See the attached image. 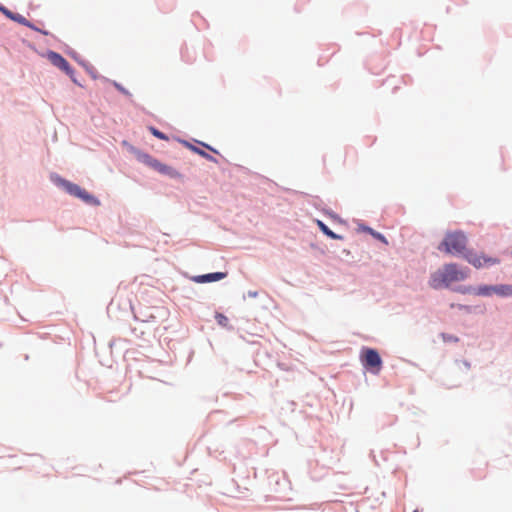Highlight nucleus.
<instances>
[{
  "mask_svg": "<svg viewBox=\"0 0 512 512\" xmlns=\"http://www.w3.org/2000/svg\"><path fill=\"white\" fill-rule=\"evenodd\" d=\"M460 292H462V293H471L472 292V288L471 287H464L463 289L460 290Z\"/></svg>",
  "mask_w": 512,
  "mask_h": 512,
  "instance_id": "22",
  "label": "nucleus"
},
{
  "mask_svg": "<svg viewBox=\"0 0 512 512\" xmlns=\"http://www.w3.org/2000/svg\"><path fill=\"white\" fill-rule=\"evenodd\" d=\"M11 19L24 26H30V22L20 14L11 15Z\"/></svg>",
  "mask_w": 512,
  "mask_h": 512,
  "instance_id": "17",
  "label": "nucleus"
},
{
  "mask_svg": "<svg viewBox=\"0 0 512 512\" xmlns=\"http://www.w3.org/2000/svg\"><path fill=\"white\" fill-rule=\"evenodd\" d=\"M202 145H203L204 147H206L207 149H209V150H211V151L215 152V153L217 152L216 150H214L211 146H209V145H207V144L202 143Z\"/></svg>",
  "mask_w": 512,
  "mask_h": 512,
  "instance_id": "23",
  "label": "nucleus"
},
{
  "mask_svg": "<svg viewBox=\"0 0 512 512\" xmlns=\"http://www.w3.org/2000/svg\"><path fill=\"white\" fill-rule=\"evenodd\" d=\"M317 225L320 230L331 239H341V236L335 234L332 230H330L322 221L317 220Z\"/></svg>",
  "mask_w": 512,
  "mask_h": 512,
  "instance_id": "12",
  "label": "nucleus"
},
{
  "mask_svg": "<svg viewBox=\"0 0 512 512\" xmlns=\"http://www.w3.org/2000/svg\"><path fill=\"white\" fill-rule=\"evenodd\" d=\"M362 365L374 374H378L382 368V360L379 353L372 348H363L360 353Z\"/></svg>",
  "mask_w": 512,
  "mask_h": 512,
  "instance_id": "3",
  "label": "nucleus"
},
{
  "mask_svg": "<svg viewBox=\"0 0 512 512\" xmlns=\"http://www.w3.org/2000/svg\"><path fill=\"white\" fill-rule=\"evenodd\" d=\"M185 144H186V146H187L190 150H192L193 152L197 153L198 155H200V156H202V157L206 158L207 160L215 161V158H214V157H212L211 155H209L208 153H206L205 151H203V150H201V149L197 148L196 146L191 145V144H189V143H187V142H185Z\"/></svg>",
  "mask_w": 512,
  "mask_h": 512,
  "instance_id": "13",
  "label": "nucleus"
},
{
  "mask_svg": "<svg viewBox=\"0 0 512 512\" xmlns=\"http://www.w3.org/2000/svg\"><path fill=\"white\" fill-rule=\"evenodd\" d=\"M475 293L481 296H491L492 294H495V285L479 286Z\"/></svg>",
  "mask_w": 512,
  "mask_h": 512,
  "instance_id": "11",
  "label": "nucleus"
},
{
  "mask_svg": "<svg viewBox=\"0 0 512 512\" xmlns=\"http://www.w3.org/2000/svg\"><path fill=\"white\" fill-rule=\"evenodd\" d=\"M226 273L222 272H216V273H209L204 275H199L193 278V280L197 283H207V282H214L221 280L226 277Z\"/></svg>",
  "mask_w": 512,
  "mask_h": 512,
  "instance_id": "9",
  "label": "nucleus"
},
{
  "mask_svg": "<svg viewBox=\"0 0 512 512\" xmlns=\"http://www.w3.org/2000/svg\"><path fill=\"white\" fill-rule=\"evenodd\" d=\"M413 512H417V511H413Z\"/></svg>",
  "mask_w": 512,
  "mask_h": 512,
  "instance_id": "26",
  "label": "nucleus"
},
{
  "mask_svg": "<svg viewBox=\"0 0 512 512\" xmlns=\"http://www.w3.org/2000/svg\"><path fill=\"white\" fill-rule=\"evenodd\" d=\"M150 132L157 138L161 139V140H167V136L160 132L159 130H157L156 128L154 127H150Z\"/></svg>",
  "mask_w": 512,
  "mask_h": 512,
  "instance_id": "18",
  "label": "nucleus"
},
{
  "mask_svg": "<svg viewBox=\"0 0 512 512\" xmlns=\"http://www.w3.org/2000/svg\"><path fill=\"white\" fill-rule=\"evenodd\" d=\"M365 231H367L368 233H370L375 239L383 242L384 244H388V241L386 239V237L384 235H382L381 233L379 232H376L374 231L373 229L371 228H365Z\"/></svg>",
  "mask_w": 512,
  "mask_h": 512,
  "instance_id": "15",
  "label": "nucleus"
},
{
  "mask_svg": "<svg viewBox=\"0 0 512 512\" xmlns=\"http://www.w3.org/2000/svg\"><path fill=\"white\" fill-rule=\"evenodd\" d=\"M5 13H6V15H7L8 17H10V18H11V15H13V14H12L11 12H9V11H5Z\"/></svg>",
  "mask_w": 512,
  "mask_h": 512,
  "instance_id": "25",
  "label": "nucleus"
},
{
  "mask_svg": "<svg viewBox=\"0 0 512 512\" xmlns=\"http://www.w3.org/2000/svg\"><path fill=\"white\" fill-rule=\"evenodd\" d=\"M122 145L127 147V149L132 152L134 155H135V151H139L137 148H135L134 146L130 145L127 141H123L122 142Z\"/></svg>",
  "mask_w": 512,
  "mask_h": 512,
  "instance_id": "19",
  "label": "nucleus"
},
{
  "mask_svg": "<svg viewBox=\"0 0 512 512\" xmlns=\"http://www.w3.org/2000/svg\"><path fill=\"white\" fill-rule=\"evenodd\" d=\"M47 59L50 61V63L52 65H54L55 67H57L60 70H62L63 72H65L70 77L73 76V74H74L73 68L70 66L68 61L62 55H60L59 53L54 52V51H49L47 53Z\"/></svg>",
  "mask_w": 512,
  "mask_h": 512,
  "instance_id": "6",
  "label": "nucleus"
},
{
  "mask_svg": "<svg viewBox=\"0 0 512 512\" xmlns=\"http://www.w3.org/2000/svg\"><path fill=\"white\" fill-rule=\"evenodd\" d=\"M465 259L473 265L475 268H481L483 266H491L498 264L500 261L497 258L486 257L483 254H477L469 251L465 254Z\"/></svg>",
  "mask_w": 512,
  "mask_h": 512,
  "instance_id": "5",
  "label": "nucleus"
},
{
  "mask_svg": "<svg viewBox=\"0 0 512 512\" xmlns=\"http://www.w3.org/2000/svg\"><path fill=\"white\" fill-rule=\"evenodd\" d=\"M215 319L217 323L223 327L228 326L229 319L222 313H216Z\"/></svg>",
  "mask_w": 512,
  "mask_h": 512,
  "instance_id": "16",
  "label": "nucleus"
},
{
  "mask_svg": "<svg viewBox=\"0 0 512 512\" xmlns=\"http://www.w3.org/2000/svg\"><path fill=\"white\" fill-rule=\"evenodd\" d=\"M116 87H117L121 92L126 93V91H125L122 87H120L119 85H116Z\"/></svg>",
  "mask_w": 512,
  "mask_h": 512,
  "instance_id": "24",
  "label": "nucleus"
},
{
  "mask_svg": "<svg viewBox=\"0 0 512 512\" xmlns=\"http://www.w3.org/2000/svg\"><path fill=\"white\" fill-rule=\"evenodd\" d=\"M148 167L156 170L160 174L167 175L171 178H181L182 175L173 167L168 166L166 164L161 163L156 158H152V160L148 163Z\"/></svg>",
  "mask_w": 512,
  "mask_h": 512,
  "instance_id": "8",
  "label": "nucleus"
},
{
  "mask_svg": "<svg viewBox=\"0 0 512 512\" xmlns=\"http://www.w3.org/2000/svg\"><path fill=\"white\" fill-rule=\"evenodd\" d=\"M466 244V235L461 231H455L447 233L438 248L449 254H460L464 252Z\"/></svg>",
  "mask_w": 512,
  "mask_h": 512,
  "instance_id": "2",
  "label": "nucleus"
},
{
  "mask_svg": "<svg viewBox=\"0 0 512 512\" xmlns=\"http://www.w3.org/2000/svg\"><path fill=\"white\" fill-rule=\"evenodd\" d=\"M135 157L138 161L142 162L145 165H148V163L152 160V156L144 153L142 151H135Z\"/></svg>",
  "mask_w": 512,
  "mask_h": 512,
  "instance_id": "14",
  "label": "nucleus"
},
{
  "mask_svg": "<svg viewBox=\"0 0 512 512\" xmlns=\"http://www.w3.org/2000/svg\"><path fill=\"white\" fill-rule=\"evenodd\" d=\"M495 294L501 297L512 296V285H495Z\"/></svg>",
  "mask_w": 512,
  "mask_h": 512,
  "instance_id": "10",
  "label": "nucleus"
},
{
  "mask_svg": "<svg viewBox=\"0 0 512 512\" xmlns=\"http://www.w3.org/2000/svg\"><path fill=\"white\" fill-rule=\"evenodd\" d=\"M468 274V269H462L457 264H446L431 274L429 285L433 289L449 287L452 283L465 280Z\"/></svg>",
  "mask_w": 512,
  "mask_h": 512,
  "instance_id": "1",
  "label": "nucleus"
},
{
  "mask_svg": "<svg viewBox=\"0 0 512 512\" xmlns=\"http://www.w3.org/2000/svg\"><path fill=\"white\" fill-rule=\"evenodd\" d=\"M122 145L127 147V149L132 152L134 155H135V151H139L137 148H135L134 146L130 145L127 141H123L122 142Z\"/></svg>",
  "mask_w": 512,
  "mask_h": 512,
  "instance_id": "20",
  "label": "nucleus"
},
{
  "mask_svg": "<svg viewBox=\"0 0 512 512\" xmlns=\"http://www.w3.org/2000/svg\"><path fill=\"white\" fill-rule=\"evenodd\" d=\"M61 185L67 193L77 198H80L85 203L93 205L99 204V201L94 196L90 195L86 190L82 189L79 185L69 182L67 180H61Z\"/></svg>",
  "mask_w": 512,
  "mask_h": 512,
  "instance_id": "4",
  "label": "nucleus"
},
{
  "mask_svg": "<svg viewBox=\"0 0 512 512\" xmlns=\"http://www.w3.org/2000/svg\"><path fill=\"white\" fill-rule=\"evenodd\" d=\"M28 27H29V28H31V29H33V30H35V31H38V32H40V33H42V34H44V35H48V32H47V31H43V30H41V29H39V28L35 27L32 23H30V26H28Z\"/></svg>",
  "mask_w": 512,
  "mask_h": 512,
  "instance_id": "21",
  "label": "nucleus"
},
{
  "mask_svg": "<svg viewBox=\"0 0 512 512\" xmlns=\"http://www.w3.org/2000/svg\"><path fill=\"white\" fill-rule=\"evenodd\" d=\"M148 167L156 170L160 174L167 175L171 178H181L182 175L173 167L168 166L166 164L161 163L156 158H152V160L148 163Z\"/></svg>",
  "mask_w": 512,
  "mask_h": 512,
  "instance_id": "7",
  "label": "nucleus"
}]
</instances>
